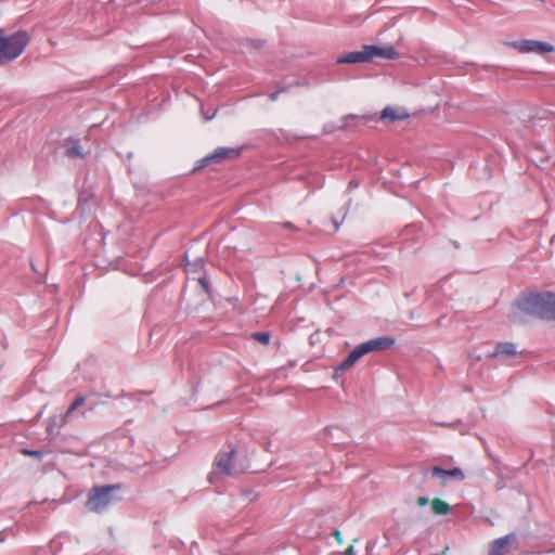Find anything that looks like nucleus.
Instances as JSON below:
<instances>
[{
  "label": "nucleus",
  "instance_id": "obj_1",
  "mask_svg": "<svg viewBox=\"0 0 555 555\" xmlns=\"http://www.w3.org/2000/svg\"><path fill=\"white\" fill-rule=\"evenodd\" d=\"M553 293H530L521 296L511 309L508 319L513 323H521L525 317L545 319Z\"/></svg>",
  "mask_w": 555,
  "mask_h": 555
},
{
  "label": "nucleus",
  "instance_id": "obj_2",
  "mask_svg": "<svg viewBox=\"0 0 555 555\" xmlns=\"http://www.w3.org/2000/svg\"><path fill=\"white\" fill-rule=\"evenodd\" d=\"M29 43V35L25 30L7 34L0 29V64L17 59Z\"/></svg>",
  "mask_w": 555,
  "mask_h": 555
},
{
  "label": "nucleus",
  "instance_id": "obj_3",
  "mask_svg": "<svg viewBox=\"0 0 555 555\" xmlns=\"http://www.w3.org/2000/svg\"><path fill=\"white\" fill-rule=\"evenodd\" d=\"M393 345L389 337H377L357 346L348 357L340 363L339 370L346 371L354 365L363 356L372 351L384 350Z\"/></svg>",
  "mask_w": 555,
  "mask_h": 555
},
{
  "label": "nucleus",
  "instance_id": "obj_4",
  "mask_svg": "<svg viewBox=\"0 0 555 555\" xmlns=\"http://www.w3.org/2000/svg\"><path fill=\"white\" fill-rule=\"evenodd\" d=\"M118 489L117 486L94 487L87 501V508L91 512H103L113 501L112 492Z\"/></svg>",
  "mask_w": 555,
  "mask_h": 555
},
{
  "label": "nucleus",
  "instance_id": "obj_5",
  "mask_svg": "<svg viewBox=\"0 0 555 555\" xmlns=\"http://www.w3.org/2000/svg\"><path fill=\"white\" fill-rule=\"evenodd\" d=\"M509 44L520 53L545 54L554 51L552 44L537 40H518Z\"/></svg>",
  "mask_w": 555,
  "mask_h": 555
},
{
  "label": "nucleus",
  "instance_id": "obj_6",
  "mask_svg": "<svg viewBox=\"0 0 555 555\" xmlns=\"http://www.w3.org/2000/svg\"><path fill=\"white\" fill-rule=\"evenodd\" d=\"M236 451L231 449L229 452H219L215 459V472L212 475H231L235 472L234 456Z\"/></svg>",
  "mask_w": 555,
  "mask_h": 555
},
{
  "label": "nucleus",
  "instance_id": "obj_7",
  "mask_svg": "<svg viewBox=\"0 0 555 555\" xmlns=\"http://www.w3.org/2000/svg\"><path fill=\"white\" fill-rule=\"evenodd\" d=\"M242 150L236 147H217L210 155L201 160V167L211 163H221L225 159H234L241 155Z\"/></svg>",
  "mask_w": 555,
  "mask_h": 555
},
{
  "label": "nucleus",
  "instance_id": "obj_8",
  "mask_svg": "<svg viewBox=\"0 0 555 555\" xmlns=\"http://www.w3.org/2000/svg\"><path fill=\"white\" fill-rule=\"evenodd\" d=\"M366 51L369 61L375 57H382L386 60H396L399 57V54L393 47L379 48L376 46H366Z\"/></svg>",
  "mask_w": 555,
  "mask_h": 555
},
{
  "label": "nucleus",
  "instance_id": "obj_9",
  "mask_svg": "<svg viewBox=\"0 0 555 555\" xmlns=\"http://www.w3.org/2000/svg\"><path fill=\"white\" fill-rule=\"evenodd\" d=\"M433 476L441 477L442 478V486H446L448 478H454L456 480H463L464 479V473L461 468L455 467L452 469H443L439 466H435L431 468Z\"/></svg>",
  "mask_w": 555,
  "mask_h": 555
},
{
  "label": "nucleus",
  "instance_id": "obj_10",
  "mask_svg": "<svg viewBox=\"0 0 555 555\" xmlns=\"http://www.w3.org/2000/svg\"><path fill=\"white\" fill-rule=\"evenodd\" d=\"M409 117V113L404 109V108H399V107H392V106H387L385 107L382 113H380V116L379 118L382 120H387V121H397V120H403V119H406Z\"/></svg>",
  "mask_w": 555,
  "mask_h": 555
},
{
  "label": "nucleus",
  "instance_id": "obj_11",
  "mask_svg": "<svg viewBox=\"0 0 555 555\" xmlns=\"http://www.w3.org/2000/svg\"><path fill=\"white\" fill-rule=\"evenodd\" d=\"M515 537L512 534H507L503 538L496 539L492 542L490 554L491 555H502L506 552L508 546L514 541Z\"/></svg>",
  "mask_w": 555,
  "mask_h": 555
},
{
  "label": "nucleus",
  "instance_id": "obj_12",
  "mask_svg": "<svg viewBox=\"0 0 555 555\" xmlns=\"http://www.w3.org/2000/svg\"><path fill=\"white\" fill-rule=\"evenodd\" d=\"M366 46L361 51L349 52L338 59V63H360L367 62Z\"/></svg>",
  "mask_w": 555,
  "mask_h": 555
},
{
  "label": "nucleus",
  "instance_id": "obj_13",
  "mask_svg": "<svg viewBox=\"0 0 555 555\" xmlns=\"http://www.w3.org/2000/svg\"><path fill=\"white\" fill-rule=\"evenodd\" d=\"M517 353L516 346L512 343H498L491 357H511Z\"/></svg>",
  "mask_w": 555,
  "mask_h": 555
},
{
  "label": "nucleus",
  "instance_id": "obj_14",
  "mask_svg": "<svg viewBox=\"0 0 555 555\" xmlns=\"http://www.w3.org/2000/svg\"><path fill=\"white\" fill-rule=\"evenodd\" d=\"M433 513L436 515H447L451 512V506L441 499L435 498L430 502Z\"/></svg>",
  "mask_w": 555,
  "mask_h": 555
},
{
  "label": "nucleus",
  "instance_id": "obj_15",
  "mask_svg": "<svg viewBox=\"0 0 555 555\" xmlns=\"http://www.w3.org/2000/svg\"><path fill=\"white\" fill-rule=\"evenodd\" d=\"M66 155L68 157H83L82 149L78 141L68 143L66 147Z\"/></svg>",
  "mask_w": 555,
  "mask_h": 555
},
{
  "label": "nucleus",
  "instance_id": "obj_16",
  "mask_svg": "<svg viewBox=\"0 0 555 555\" xmlns=\"http://www.w3.org/2000/svg\"><path fill=\"white\" fill-rule=\"evenodd\" d=\"M86 403V398L81 395L77 396L75 400L69 405L68 410L65 413V418L69 417L72 413L78 408L82 406Z\"/></svg>",
  "mask_w": 555,
  "mask_h": 555
},
{
  "label": "nucleus",
  "instance_id": "obj_17",
  "mask_svg": "<svg viewBox=\"0 0 555 555\" xmlns=\"http://www.w3.org/2000/svg\"><path fill=\"white\" fill-rule=\"evenodd\" d=\"M251 338L259 344L267 346L270 344L271 335L269 332H255L251 334Z\"/></svg>",
  "mask_w": 555,
  "mask_h": 555
},
{
  "label": "nucleus",
  "instance_id": "obj_18",
  "mask_svg": "<svg viewBox=\"0 0 555 555\" xmlns=\"http://www.w3.org/2000/svg\"><path fill=\"white\" fill-rule=\"evenodd\" d=\"M547 320H555V294L552 295V300L550 306L547 307V313L545 315Z\"/></svg>",
  "mask_w": 555,
  "mask_h": 555
},
{
  "label": "nucleus",
  "instance_id": "obj_19",
  "mask_svg": "<svg viewBox=\"0 0 555 555\" xmlns=\"http://www.w3.org/2000/svg\"><path fill=\"white\" fill-rule=\"evenodd\" d=\"M21 452H22V454H24L26 456H33V457H37V459H41L42 457V452L41 451L23 449Z\"/></svg>",
  "mask_w": 555,
  "mask_h": 555
},
{
  "label": "nucleus",
  "instance_id": "obj_20",
  "mask_svg": "<svg viewBox=\"0 0 555 555\" xmlns=\"http://www.w3.org/2000/svg\"><path fill=\"white\" fill-rule=\"evenodd\" d=\"M427 503H428V499L426 496H420L417 499L418 506H425V505H427Z\"/></svg>",
  "mask_w": 555,
  "mask_h": 555
},
{
  "label": "nucleus",
  "instance_id": "obj_21",
  "mask_svg": "<svg viewBox=\"0 0 555 555\" xmlns=\"http://www.w3.org/2000/svg\"><path fill=\"white\" fill-rule=\"evenodd\" d=\"M198 282L205 291H208V282L206 281V279L201 278Z\"/></svg>",
  "mask_w": 555,
  "mask_h": 555
},
{
  "label": "nucleus",
  "instance_id": "obj_22",
  "mask_svg": "<svg viewBox=\"0 0 555 555\" xmlns=\"http://www.w3.org/2000/svg\"><path fill=\"white\" fill-rule=\"evenodd\" d=\"M353 554H354V547H353V545H349L345 551V555H353Z\"/></svg>",
  "mask_w": 555,
  "mask_h": 555
},
{
  "label": "nucleus",
  "instance_id": "obj_23",
  "mask_svg": "<svg viewBox=\"0 0 555 555\" xmlns=\"http://www.w3.org/2000/svg\"><path fill=\"white\" fill-rule=\"evenodd\" d=\"M334 537H335V539H336L339 543H341V532H340V531L336 530V531L334 532Z\"/></svg>",
  "mask_w": 555,
  "mask_h": 555
},
{
  "label": "nucleus",
  "instance_id": "obj_24",
  "mask_svg": "<svg viewBox=\"0 0 555 555\" xmlns=\"http://www.w3.org/2000/svg\"><path fill=\"white\" fill-rule=\"evenodd\" d=\"M250 42L257 49L261 48L263 46V41H261V40H258L257 42H254V41H250Z\"/></svg>",
  "mask_w": 555,
  "mask_h": 555
},
{
  "label": "nucleus",
  "instance_id": "obj_25",
  "mask_svg": "<svg viewBox=\"0 0 555 555\" xmlns=\"http://www.w3.org/2000/svg\"><path fill=\"white\" fill-rule=\"evenodd\" d=\"M282 225L285 229H293L294 228V225L291 222H284Z\"/></svg>",
  "mask_w": 555,
  "mask_h": 555
},
{
  "label": "nucleus",
  "instance_id": "obj_26",
  "mask_svg": "<svg viewBox=\"0 0 555 555\" xmlns=\"http://www.w3.org/2000/svg\"><path fill=\"white\" fill-rule=\"evenodd\" d=\"M271 99H272V100H275V99H276V95H275V94H272V95H271Z\"/></svg>",
  "mask_w": 555,
  "mask_h": 555
}]
</instances>
